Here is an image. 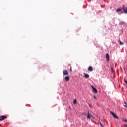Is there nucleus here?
I'll return each instance as SVG.
<instances>
[{"instance_id":"obj_1","label":"nucleus","mask_w":127,"mask_h":127,"mask_svg":"<svg viewBox=\"0 0 127 127\" xmlns=\"http://www.w3.org/2000/svg\"><path fill=\"white\" fill-rule=\"evenodd\" d=\"M5 119H7V116L5 115H2L0 117V121H3V120H5Z\"/></svg>"},{"instance_id":"obj_2","label":"nucleus","mask_w":127,"mask_h":127,"mask_svg":"<svg viewBox=\"0 0 127 127\" xmlns=\"http://www.w3.org/2000/svg\"><path fill=\"white\" fill-rule=\"evenodd\" d=\"M111 114H112V116L113 117L115 118V119H119V117H118V116H117V114H115L114 112H113L112 111H111Z\"/></svg>"},{"instance_id":"obj_3","label":"nucleus","mask_w":127,"mask_h":127,"mask_svg":"<svg viewBox=\"0 0 127 127\" xmlns=\"http://www.w3.org/2000/svg\"><path fill=\"white\" fill-rule=\"evenodd\" d=\"M63 74L64 76H68V75H69V73L67 70H64L63 71Z\"/></svg>"},{"instance_id":"obj_4","label":"nucleus","mask_w":127,"mask_h":127,"mask_svg":"<svg viewBox=\"0 0 127 127\" xmlns=\"http://www.w3.org/2000/svg\"><path fill=\"white\" fill-rule=\"evenodd\" d=\"M87 119H89V120L91 119V118H94L93 117V116L92 115H91V114H90V113L88 112L87 113Z\"/></svg>"},{"instance_id":"obj_5","label":"nucleus","mask_w":127,"mask_h":127,"mask_svg":"<svg viewBox=\"0 0 127 127\" xmlns=\"http://www.w3.org/2000/svg\"><path fill=\"white\" fill-rule=\"evenodd\" d=\"M91 88L93 89L94 93H96V94L98 93V90H97V89H96V88L94 87V86L91 85Z\"/></svg>"},{"instance_id":"obj_6","label":"nucleus","mask_w":127,"mask_h":127,"mask_svg":"<svg viewBox=\"0 0 127 127\" xmlns=\"http://www.w3.org/2000/svg\"><path fill=\"white\" fill-rule=\"evenodd\" d=\"M106 58L107 61H110V55H109V54H108V53L106 54Z\"/></svg>"},{"instance_id":"obj_7","label":"nucleus","mask_w":127,"mask_h":127,"mask_svg":"<svg viewBox=\"0 0 127 127\" xmlns=\"http://www.w3.org/2000/svg\"><path fill=\"white\" fill-rule=\"evenodd\" d=\"M64 79L65 81H66V82H69V81H70V76H65Z\"/></svg>"},{"instance_id":"obj_8","label":"nucleus","mask_w":127,"mask_h":127,"mask_svg":"<svg viewBox=\"0 0 127 127\" xmlns=\"http://www.w3.org/2000/svg\"><path fill=\"white\" fill-rule=\"evenodd\" d=\"M88 71H89V72H93V67L89 66L88 68Z\"/></svg>"},{"instance_id":"obj_9","label":"nucleus","mask_w":127,"mask_h":127,"mask_svg":"<svg viewBox=\"0 0 127 127\" xmlns=\"http://www.w3.org/2000/svg\"><path fill=\"white\" fill-rule=\"evenodd\" d=\"M84 78H85V79H88L90 78V75L87 73H84Z\"/></svg>"},{"instance_id":"obj_10","label":"nucleus","mask_w":127,"mask_h":127,"mask_svg":"<svg viewBox=\"0 0 127 127\" xmlns=\"http://www.w3.org/2000/svg\"><path fill=\"white\" fill-rule=\"evenodd\" d=\"M122 9L123 10V11L125 12V13H127V8H122Z\"/></svg>"},{"instance_id":"obj_11","label":"nucleus","mask_w":127,"mask_h":127,"mask_svg":"<svg viewBox=\"0 0 127 127\" xmlns=\"http://www.w3.org/2000/svg\"><path fill=\"white\" fill-rule=\"evenodd\" d=\"M123 9V8L120 9V8H118L116 10V12H120V11H122V10Z\"/></svg>"},{"instance_id":"obj_12","label":"nucleus","mask_w":127,"mask_h":127,"mask_svg":"<svg viewBox=\"0 0 127 127\" xmlns=\"http://www.w3.org/2000/svg\"><path fill=\"white\" fill-rule=\"evenodd\" d=\"M124 107L125 108H127V104L126 103V102H124V104L123 105Z\"/></svg>"},{"instance_id":"obj_13","label":"nucleus","mask_w":127,"mask_h":127,"mask_svg":"<svg viewBox=\"0 0 127 127\" xmlns=\"http://www.w3.org/2000/svg\"><path fill=\"white\" fill-rule=\"evenodd\" d=\"M120 43V45H124V42H121V41H119Z\"/></svg>"},{"instance_id":"obj_14","label":"nucleus","mask_w":127,"mask_h":127,"mask_svg":"<svg viewBox=\"0 0 127 127\" xmlns=\"http://www.w3.org/2000/svg\"><path fill=\"white\" fill-rule=\"evenodd\" d=\"M73 104H77V99H74L73 100Z\"/></svg>"},{"instance_id":"obj_15","label":"nucleus","mask_w":127,"mask_h":127,"mask_svg":"<svg viewBox=\"0 0 127 127\" xmlns=\"http://www.w3.org/2000/svg\"><path fill=\"white\" fill-rule=\"evenodd\" d=\"M124 82H125V84H126V85H127V80L124 79Z\"/></svg>"},{"instance_id":"obj_16","label":"nucleus","mask_w":127,"mask_h":127,"mask_svg":"<svg viewBox=\"0 0 127 127\" xmlns=\"http://www.w3.org/2000/svg\"><path fill=\"white\" fill-rule=\"evenodd\" d=\"M125 23L124 22H120V24H124Z\"/></svg>"},{"instance_id":"obj_17","label":"nucleus","mask_w":127,"mask_h":127,"mask_svg":"<svg viewBox=\"0 0 127 127\" xmlns=\"http://www.w3.org/2000/svg\"><path fill=\"white\" fill-rule=\"evenodd\" d=\"M123 121V122H126V123L127 122V119H124Z\"/></svg>"},{"instance_id":"obj_18","label":"nucleus","mask_w":127,"mask_h":127,"mask_svg":"<svg viewBox=\"0 0 127 127\" xmlns=\"http://www.w3.org/2000/svg\"><path fill=\"white\" fill-rule=\"evenodd\" d=\"M93 98L95 99V100H97V97L95 96H94Z\"/></svg>"},{"instance_id":"obj_19","label":"nucleus","mask_w":127,"mask_h":127,"mask_svg":"<svg viewBox=\"0 0 127 127\" xmlns=\"http://www.w3.org/2000/svg\"><path fill=\"white\" fill-rule=\"evenodd\" d=\"M89 106L90 108H92V105H91V104H89Z\"/></svg>"},{"instance_id":"obj_20","label":"nucleus","mask_w":127,"mask_h":127,"mask_svg":"<svg viewBox=\"0 0 127 127\" xmlns=\"http://www.w3.org/2000/svg\"><path fill=\"white\" fill-rule=\"evenodd\" d=\"M70 71H71V72H72V67H70Z\"/></svg>"},{"instance_id":"obj_21","label":"nucleus","mask_w":127,"mask_h":127,"mask_svg":"<svg viewBox=\"0 0 127 127\" xmlns=\"http://www.w3.org/2000/svg\"><path fill=\"white\" fill-rule=\"evenodd\" d=\"M100 126H101V127H103V125L101 123H100Z\"/></svg>"},{"instance_id":"obj_22","label":"nucleus","mask_w":127,"mask_h":127,"mask_svg":"<svg viewBox=\"0 0 127 127\" xmlns=\"http://www.w3.org/2000/svg\"><path fill=\"white\" fill-rule=\"evenodd\" d=\"M111 70L113 71V68H111Z\"/></svg>"}]
</instances>
